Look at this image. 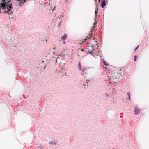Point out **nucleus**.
<instances>
[{"label": "nucleus", "mask_w": 149, "mask_h": 149, "mask_svg": "<svg viewBox=\"0 0 149 149\" xmlns=\"http://www.w3.org/2000/svg\"><path fill=\"white\" fill-rule=\"evenodd\" d=\"M2 2L0 3V8H2L3 9L6 8L8 11H10L12 9V4H7V0H2Z\"/></svg>", "instance_id": "obj_1"}, {"label": "nucleus", "mask_w": 149, "mask_h": 149, "mask_svg": "<svg viewBox=\"0 0 149 149\" xmlns=\"http://www.w3.org/2000/svg\"><path fill=\"white\" fill-rule=\"evenodd\" d=\"M98 40L95 38H94V42H95V46H94V50H95L96 49H98L99 46H98V42L97 41Z\"/></svg>", "instance_id": "obj_2"}, {"label": "nucleus", "mask_w": 149, "mask_h": 149, "mask_svg": "<svg viewBox=\"0 0 149 149\" xmlns=\"http://www.w3.org/2000/svg\"><path fill=\"white\" fill-rule=\"evenodd\" d=\"M110 79L113 81L115 83H117L118 82V79L117 77L115 75H113L111 78Z\"/></svg>", "instance_id": "obj_3"}, {"label": "nucleus", "mask_w": 149, "mask_h": 149, "mask_svg": "<svg viewBox=\"0 0 149 149\" xmlns=\"http://www.w3.org/2000/svg\"><path fill=\"white\" fill-rule=\"evenodd\" d=\"M97 12H98V11L97 10H96L95 11V23H94V25L96 26V25H97Z\"/></svg>", "instance_id": "obj_4"}, {"label": "nucleus", "mask_w": 149, "mask_h": 149, "mask_svg": "<svg viewBox=\"0 0 149 149\" xmlns=\"http://www.w3.org/2000/svg\"><path fill=\"white\" fill-rule=\"evenodd\" d=\"M17 1H19L20 5L22 6L24 3L26 2L27 0H17Z\"/></svg>", "instance_id": "obj_5"}, {"label": "nucleus", "mask_w": 149, "mask_h": 149, "mask_svg": "<svg viewBox=\"0 0 149 149\" xmlns=\"http://www.w3.org/2000/svg\"><path fill=\"white\" fill-rule=\"evenodd\" d=\"M78 68L79 70L82 71L83 72H84V70L81 69V64L80 62H79L78 63Z\"/></svg>", "instance_id": "obj_6"}, {"label": "nucleus", "mask_w": 149, "mask_h": 149, "mask_svg": "<svg viewBox=\"0 0 149 149\" xmlns=\"http://www.w3.org/2000/svg\"><path fill=\"white\" fill-rule=\"evenodd\" d=\"M106 5V3L105 0H103L102 2V8H104Z\"/></svg>", "instance_id": "obj_7"}, {"label": "nucleus", "mask_w": 149, "mask_h": 149, "mask_svg": "<svg viewBox=\"0 0 149 149\" xmlns=\"http://www.w3.org/2000/svg\"><path fill=\"white\" fill-rule=\"evenodd\" d=\"M140 110L137 108H135L134 110V112L136 114H138L140 113Z\"/></svg>", "instance_id": "obj_8"}, {"label": "nucleus", "mask_w": 149, "mask_h": 149, "mask_svg": "<svg viewBox=\"0 0 149 149\" xmlns=\"http://www.w3.org/2000/svg\"><path fill=\"white\" fill-rule=\"evenodd\" d=\"M66 38V36L65 34L63 36L61 37V39L62 40H64Z\"/></svg>", "instance_id": "obj_9"}, {"label": "nucleus", "mask_w": 149, "mask_h": 149, "mask_svg": "<svg viewBox=\"0 0 149 149\" xmlns=\"http://www.w3.org/2000/svg\"><path fill=\"white\" fill-rule=\"evenodd\" d=\"M110 93L109 92H107L105 93V96L107 97L110 96Z\"/></svg>", "instance_id": "obj_10"}, {"label": "nucleus", "mask_w": 149, "mask_h": 149, "mask_svg": "<svg viewBox=\"0 0 149 149\" xmlns=\"http://www.w3.org/2000/svg\"><path fill=\"white\" fill-rule=\"evenodd\" d=\"M12 12H10L9 13V12H8V11H5L4 12V13H8V14H11V13H12Z\"/></svg>", "instance_id": "obj_11"}, {"label": "nucleus", "mask_w": 149, "mask_h": 149, "mask_svg": "<svg viewBox=\"0 0 149 149\" xmlns=\"http://www.w3.org/2000/svg\"><path fill=\"white\" fill-rule=\"evenodd\" d=\"M91 35L92 33L91 34H89L88 36H87V38L90 39L91 37Z\"/></svg>", "instance_id": "obj_12"}, {"label": "nucleus", "mask_w": 149, "mask_h": 149, "mask_svg": "<svg viewBox=\"0 0 149 149\" xmlns=\"http://www.w3.org/2000/svg\"><path fill=\"white\" fill-rule=\"evenodd\" d=\"M93 49H92V50L91 51H90V48L89 47L88 48V51L89 52V54H92V55L93 54Z\"/></svg>", "instance_id": "obj_13"}, {"label": "nucleus", "mask_w": 149, "mask_h": 149, "mask_svg": "<svg viewBox=\"0 0 149 149\" xmlns=\"http://www.w3.org/2000/svg\"><path fill=\"white\" fill-rule=\"evenodd\" d=\"M137 57V56L136 55H135L134 56V61H136V58Z\"/></svg>", "instance_id": "obj_14"}, {"label": "nucleus", "mask_w": 149, "mask_h": 149, "mask_svg": "<svg viewBox=\"0 0 149 149\" xmlns=\"http://www.w3.org/2000/svg\"><path fill=\"white\" fill-rule=\"evenodd\" d=\"M83 40L84 41H86L87 40V39H86V38L84 39H83Z\"/></svg>", "instance_id": "obj_15"}, {"label": "nucleus", "mask_w": 149, "mask_h": 149, "mask_svg": "<svg viewBox=\"0 0 149 149\" xmlns=\"http://www.w3.org/2000/svg\"><path fill=\"white\" fill-rule=\"evenodd\" d=\"M127 94L128 95L129 97H130V93L129 92H128L127 93Z\"/></svg>", "instance_id": "obj_16"}, {"label": "nucleus", "mask_w": 149, "mask_h": 149, "mask_svg": "<svg viewBox=\"0 0 149 149\" xmlns=\"http://www.w3.org/2000/svg\"><path fill=\"white\" fill-rule=\"evenodd\" d=\"M139 47V45H138L137 46V47L136 48V49H135V50L136 51L138 49V48Z\"/></svg>", "instance_id": "obj_17"}, {"label": "nucleus", "mask_w": 149, "mask_h": 149, "mask_svg": "<svg viewBox=\"0 0 149 149\" xmlns=\"http://www.w3.org/2000/svg\"><path fill=\"white\" fill-rule=\"evenodd\" d=\"M65 41H64L63 42V43L64 44H65Z\"/></svg>", "instance_id": "obj_18"}, {"label": "nucleus", "mask_w": 149, "mask_h": 149, "mask_svg": "<svg viewBox=\"0 0 149 149\" xmlns=\"http://www.w3.org/2000/svg\"><path fill=\"white\" fill-rule=\"evenodd\" d=\"M129 100H130V97H129Z\"/></svg>", "instance_id": "obj_19"}, {"label": "nucleus", "mask_w": 149, "mask_h": 149, "mask_svg": "<svg viewBox=\"0 0 149 149\" xmlns=\"http://www.w3.org/2000/svg\"><path fill=\"white\" fill-rule=\"evenodd\" d=\"M95 2H96V1L97 0H95Z\"/></svg>", "instance_id": "obj_20"}, {"label": "nucleus", "mask_w": 149, "mask_h": 149, "mask_svg": "<svg viewBox=\"0 0 149 149\" xmlns=\"http://www.w3.org/2000/svg\"><path fill=\"white\" fill-rule=\"evenodd\" d=\"M100 0H99V2H100Z\"/></svg>", "instance_id": "obj_21"}, {"label": "nucleus", "mask_w": 149, "mask_h": 149, "mask_svg": "<svg viewBox=\"0 0 149 149\" xmlns=\"http://www.w3.org/2000/svg\"><path fill=\"white\" fill-rule=\"evenodd\" d=\"M105 65H107L106 63H105Z\"/></svg>", "instance_id": "obj_22"}, {"label": "nucleus", "mask_w": 149, "mask_h": 149, "mask_svg": "<svg viewBox=\"0 0 149 149\" xmlns=\"http://www.w3.org/2000/svg\"><path fill=\"white\" fill-rule=\"evenodd\" d=\"M66 0V1H67V0Z\"/></svg>", "instance_id": "obj_23"}]
</instances>
